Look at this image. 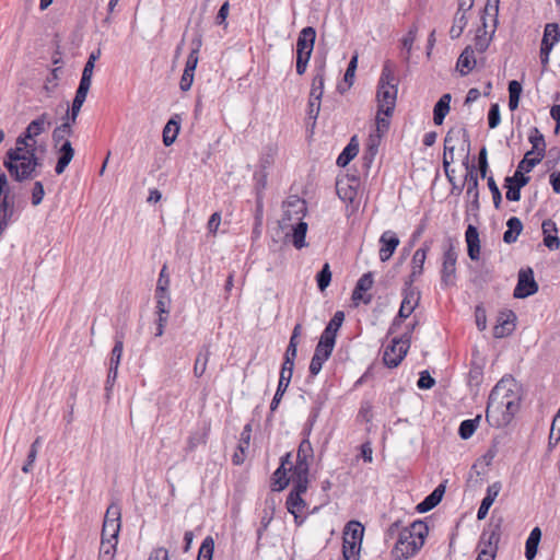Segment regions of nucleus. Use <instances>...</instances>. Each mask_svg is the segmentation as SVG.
Here are the masks:
<instances>
[{
    "mask_svg": "<svg viewBox=\"0 0 560 560\" xmlns=\"http://www.w3.org/2000/svg\"><path fill=\"white\" fill-rule=\"evenodd\" d=\"M513 380L502 378L492 388L487 404L486 420L497 429L509 425L520 410L521 396Z\"/></svg>",
    "mask_w": 560,
    "mask_h": 560,
    "instance_id": "nucleus-1",
    "label": "nucleus"
},
{
    "mask_svg": "<svg viewBox=\"0 0 560 560\" xmlns=\"http://www.w3.org/2000/svg\"><path fill=\"white\" fill-rule=\"evenodd\" d=\"M429 528L423 521H415L399 532L393 555L396 560L415 556L423 546Z\"/></svg>",
    "mask_w": 560,
    "mask_h": 560,
    "instance_id": "nucleus-2",
    "label": "nucleus"
},
{
    "mask_svg": "<svg viewBox=\"0 0 560 560\" xmlns=\"http://www.w3.org/2000/svg\"><path fill=\"white\" fill-rule=\"evenodd\" d=\"M398 86L394 73V67L389 60H386L382 68V73L377 83L376 101L378 114L390 117L394 113L397 100Z\"/></svg>",
    "mask_w": 560,
    "mask_h": 560,
    "instance_id": "nucleus-3",
    "label": "nucleus"
},
{
    "mask_svg": "<svg viewBox=\"0 0 560 560\" xmlns=\"http://www.w3.org/2000/svg\"><path fill=\"white\" fill-rule=\"evenodd\" d=\"M3 166L15 182L22 183L35 177L26 153L22 154L20 148H11L7 151Z\"/></svg>",
    "mask_w": 560,
    "mask_h": 560,
    "instance_id": "nucleus-4",
    "label": "nucleus"
},
{
    "mask_svg": "<svg viewBox=\"0 0 560 560\" xmlns=\"http://www.w3.org/2000/svg\"><path fill=\"white\" fill-rule=\"evenodd\" d=\"M457 250L452 238H447L444 245L443 262L441 269V282L445 287L453 284L456 272Z\"/></svg>",
    "mask_w": 560,
    "mask_h": 560,
    "instance_id": "nucleus-5",
    "label": "nucleus"
},
{
    "mask_svg": "<svg viewBox=\"0 0 560 560\" xmlns=\"http://www.w3.org/2000/svg\"><path fill=\"white\" fill-rule=\"evenodd\" d=\"M407 338L408 336L395 337L385 348L383 362L387 368H396L402 361L409 349Z\"/></svg>",
    "mask_w": 560,
    "mask_h": 560,
    "instance_id": "nucleus-6",
    "label": "nucleus"
},
{
    "mask_svg": "<svg viewBox=\"0 0 560 560\" xmlns=\"http://www.w3.org/2000/svg\"><path fill=\"white\" fill-rule=\"evenodd\" d=\"M538 283L535 280L534 271L530 267L518 271L517 283L513 292L515 299H526L538 292Z\"/></svg>",
    "mask_w": 560,
    "mask_h": 560,
    "instance_id": "nucleus-7",
    "label": "nucleus"
},
{
    "mask_svg": "<svg viewBox=\"0 0 560 560\" xmlns=\"http://www.w3.org/2000/svg\"><path fill=\"white\" fill-rule=\"evenodd\" d=\"M459 137L463 138V141L467 144V148L469 149L470 139L467 129H450L444 138L443 168H447V166H451V164L454 162V141L458 140Z\"/></svg>",
    "mask_w": 560,
    "mask_h": 560,
    "instance_id": "nucleus-8",
    "label": "nucleus"
},
{
    "mask_svg": "<svg viewBox=\"0 0 560 560\" xmlns=\"http://www.w3.org/2000/svg\"><path fill=\"white\" fill-rule=\"evenodd\" d=\"M560 40V30L557 23H548L545 26L540 45V62L545 67L549 62V55L553 46Z\"/></svg>",
    "mask_w": 560,
    "mask_h": 560,
    "instance_id": "nucleus-9",
    "label": "nucleus"
},
{
    "mask_svg": "<svg viewBox=\"0 0 560 560\" xmlns=\"http://www.w3.org/2000/svg\"><path fill=\"white\" fill-rule=\"evenodd\" d=\"M420 301V292L412 285V279L405 281L402 301L399 307V317H409Z\"/></svg>",
    "mask_w": 560,
    "mask_h": 560,
    "instance_id": "nucleus-10",
    "label": "nucleus"
},
{
    "mask_svg": "<svg viewBox=\"0 0 560 560\" xmlns=\"http://www.w3.org/2000/svg\"><path fill=\"white\" fill-rule=\"evenodd\" d=\"M499 1L500 0H488L486 7L483 9V12L481 15L482 26L477 28L476 36H475V50H477L478 52H481V54L485 52L490 45L492 37L488 36V34H487L486 14L488 13V10L490 8H492L497 14L499 11Z\"/></svg>",
    "mask_w": 560,
    "mask_h": 560,
    "instance_id": "nucleus-11",
    "label": "nucleus"
},
{
    "mask_svg": "<svg viewBox=\"0 0 560 560\" xmlns=\"http://www.w3.org/2000/svg\"><path fill=\"white\" fill-rule=\"evenodd\" d=\"M316 39V31L312 26L302 28L296 40V57L311 59L314 44Z\"/></svg>",
    "mask_w": 560,
    "mask_h": 560,
    "instance_id": "nucleus-12",
    "label": "nucleus"
},
{
    "mask_svg": "<svg viewBox=\"0 0 560 560\" xmlns=\"http://www.w3.org/2000/svg\"><path fill=\"white\" fill-rule=\"evenodd\" d=\"M373 283L374 279L372 272L369 271L361 276V278L357 281L351 295L354 304L358 305L359 302H362L368 305L372 302V295L365 294V292H368L373 287Z\"/></svg>",
    "mask_w": 560,
    "mask_h": 560,
    "instance_id": "nucleus-13",
    "label": "nucleus"
},
{
    "mask_svg": "<svg viewBox=\"0 0 560 560\" xmlns=\"http://www.w3.org/2000/svg\"><path fill=\"white\" fill-rule=\"evenodd\" d=\"M516 315L513 311L508 310L500 312L497 325L493 327V336L495 338H504L510 336L515 329Z\"/></svg>",
    "mask_w": 560,
    "mask_h": 560,
    "instance_id": "nucleus-14",
    "label": "nucleus"
},
{
    "mask_svg": "<svg viewBox=\"0 0 560 560\" xmlns=\"http://www.w3.org/2000/svg\"><path fill=\"white\" fill-rule=\"evenodd\" d=\"M500 536H501V522H499L497 524L488 525L481 533V536L479 539V547H481V549H488L489 552L494 551V553H495L497 549H498Z\"/></svg>",
    "mask_w": 560,
    "mask_h": 560,
    "instance_id": "nucleus-15",
    "label": "nucleus"
},
{
    "mask_svg": "<svg viewBox=\"0 0 560 560\" xmlns=\"http://www.w3.org/2000/svg\"><path fill=\"white\" fill-rule=\"evenodd\" d=\"M400 241L397 234L390 230L385 231L380 237V260L385 262L390 259Z\"/></svg>",
    "mask_w": 560,
    "mask_h": 560,
    "instance_id": "nucleus-16",
    "label": "nucleus"
},
{
    "mask_svg": "<svg viewBox=\"0 0 560 560\" xmlns=\"http://www.w3.org/2000/svg\"><path fill=\"white\" fill-rule=\"evenodd\" d=\"M50 126V115L48 113H43L27 125L25 128V137H32V140L36 141V137L46 132Z\"/></svg>",
    "mask_w": 560,
    "mask_h": 560,
    "instance_id": "nucleus-17",
    "label": "nucleus"
},
{
    "mask_svg": "<svg viewBox=\"0 0 560 560\" xmlns=\"http://www.w3.org/2000/svg\"><path fill=\"white\" fill-rule=\"evenodd\" d=\"M55 150L58 154L55 172L57 175H61L72 161L74 156V149L70 141H66L60 144V148Z\"/></svg>",
    "mask_w": 560,
    "mask_h": 560,
    "instance_id": "nucleus-18",
    "label": "nucleus"
},
{
    "mask_svg": "<svg viewBox=\"0 0 560 560\" xmlns=\"http://www.w3.org/2000/svg\"><path fill=\"white\" fill-rule=\"evenodd\" d=\"M467 254L471 260H478L480 257V240L479 233L475 225L469 224L466 233Z\"/></svg>",
    "mask_w": 560,
    "mask_h": 560,
    "instance_id": "nucleus-19",
    "label": "nucleus"
},
{
    "mask_svg": "<svg viewBox=\"0 0 560 560\" xmlns=\"http://www.w3.org/2000/svg\"><path fill=\"white\" fill-rule=\"evenodd\" d=\"M444 493L445 486L441 483L417 505L416 510L419 513H425L433 510L442 501Z\"/></svg>",
    "mask_w": 560,
    "mask_h": 560,
    "instance_id": "nucleus-20",
    "label": "nucleus"
},
{
    "mask_svg": "<svg viewBox=\"0 0 560 560\" xmlns=\"http://www.w3.org/2000/svg\"><path fill=\"white\" fill-rule=\"evenodd\" d=\"M429 249L430 245L427 242H424L423 245L415 252L411 260L412 270L408 278L412 279V282L416 280L418 276H420L423 272V265Z\"/></svg>",
    "mask_w": 560,
    "mask_h": 560,
    "instance_id": "nucleus-21",
    "label": "nucleus"
},
{
    "mask_svg": "<svg viewBox=\"0 0 560 560\" xmlns=\"http://www.w3.org/2000/svg\"><path fill=\"white\" fill-rule=\"evenodd\" d=\"M343 320L345 313L342 311H337L331 317V319L328 322L320 337L327 338V340L336 343L337 332L340 329Z\"/></svg>",
    "mask_w": 560,
    "mask_h": 560,
    "instance_id": "nucleus-22",
    "label": "nucleus"
},
{
    "mask_svg": "<svg viewBox=\"0 0 560 560\" xmlns=\"http://www.w3.org/2000/svg\"><path fill=\"white\" fill-rule=\"evenodd\" d=\"M357 186L355 180H353V184H350L349 180H337L336 191L338 197L345 202L352 203L358 195Z\"/></svg>",
    "mask_w": 560,
    "mask_h": 560,
    "instance_id": "nucleus-23",
    "label": "nucleus"
},
{
    "mask_svg": "<svg viewBox=\"0 0 560 560\" xmlns=\"http://www.w3.org/2000/svg\"><path fill=\"white\" fill-rule=\"evenodd\" d=\"M451 100V94L445 93L435 103L433 108V121L436 126L442 125L445 119V116L448 114Z\"/></svg>",
    "mask_w": 560,
    "mask_h": 560,
    "instance_id": "nucleus-24",
    "label": "nucleus"
},
{
    "mask_svg": "<svg viewBox=\"0 0 560 560\" xmlns=\"http://www.w3.org/2000/svg\"><path fill=\"white\" fill-rule=\"evenodd\" d=\"M73 135L72 124L62 120L51 133V141L55 149L60 148V144L66 141H70L69 137Z\"/></svg>",
    "mask_w": 560,
    "mask_h": 560,
    "instance_id": "nucleus-25",
    "label": "nucleus"
},
{
    "mask_svg": "<svg viewBox=\"0 0 560 560\" xmlns=\"http://www.w3.org/2000/svg\"><path fill=\"white\" fill-rule=\"evenodd\" d=\"M250 433H252V424L247 423L244 425V428L241 432V439H240V444H238V450L241 451V454H234L232 456V462L234 465H242L244 463L245 451L249 446Z\"/></svg>",
    "mask_w": 560,
    "mask_h": 560,
    "instance_id": "nucleus-26",
    "label": "nucleus"
},
{
    "mask_svg": "<svg viewBox=\"0 0 560 560\" xmlns=\"http://www.w3.org/2000/svg\"><path fill=\"white\" fill-rule=\"evenodd\" d=\"M476 66L475 50L471 46H467L459 55L457 60V68L462 75L468 74Z\"/></svg>",
    "mask_w": 560,
    "mask_h": 560,
    "instance_id": "nucleus-27",
    "label": "nucleus"
},
{
    "mask_svg": "<svg viewBox=\"0 0 560 560\" xmlns=\"http://www.w3.org/2000/svg\"><path fill=\"white\" fill-rule=\"evenodd\" d=\"M179 121L180 118L178 115L173 116L163 128V143L165 147L172 145L179 132Z\"/></svg>",
    "mask_w": 560,
    "mask_h": 560,
    "instance_id": "nucleus-28",
    "label": "nucleus"
},
{
    "mask_svg": "<svg viewBox=\"0 0 560 560\" xmlns=\"http://www.w3.org/2000/svg\"><path fill=\"white\" fill-rule=\"evenodd\" d=\"M325 84V65L316 69V73L312 80L310 97L313 100H322Z\"/></svg>",
    "mask_w": 560,
    "mask_h": 560,
    "instance_id": "nucleus-29",
    "label": "nucleus"
},
{
    "mask_svg": "<svg viewBox=\"0 0 560 560\" xmlns=\"http://www.w3.org/2000/svg\"><path fill=\"white\" fill-rule=\"evenodd\" d=\"M508 230L503 233V242L513 244L517 241L518 235L523 231V223L517 217H511L506 221Z\"/></svg>",
    "mask_w": 560,
    "mask_h": 560,
    "instance_id": "nucleus-30",
    "label": "nucleus"
},
{
    "mask_svg": "<svg viewBox=\"0 0 560 560\" xmlns=\"http://www.w3.org/2000/svg\"><path fill=\"white\" fill-rule=\"evenodd\" d=\"M541 539V529L539 527H534L529 533V536L526 539L525 544V557L527 560L535 559L538 546Z\"/></svg>",
    "mask_w": 560,
    "mask_h": 560,
    "instance_id": "nucleus-31",
    "label": "nucleus"
},
{
    "mask_svg": "<svg viewBox=\"0 0 560 560\" xmlns=\"http://www.w3.org/2000/svg\"><path fill=\"white\" fill-rule=\"evenodd\" d=\"M287 509L289 513H291L294 516V522L298 525L302 524V521H300V513L303 511V509L306 506L305 501L302 499L301 495L289 493L287 501H285Z\"/></svg>",
    "mask_w": 560,
    "mask_h": 560,
    "instance_id": "nucleus-32",
    "label": "nucleus"
},
{
    "mask_svg": "<svg viewBox=\"0 0 560 560\" xmlns=\"http://www.w3.org/2000/svg\"><path fill=\"white\" fill-rule=\"evenodd\" d=\"M528 140L532 144L533 154L545 158L546 154V141L544 135L537 127H532L528 136Z\"/></svg>",
    "mask_w": 560,
    "mask_h": 560,
    "instance_id": "nucleus-33",
    "label": "nucleus"
},
{
    "mask_svg": "<svg viewBox=\"0 0 560 560\" xmlns=\"http://www.w3.org/2000/svg\"><path fill=\"white\" fill-rule=\"evenodd\" d=\"M364 534V527L358 521H350L347 523L343 529L342 538H347L348 541H354L362 545Z\"/></svg>",
    "mask_w": 560,
    "mask_h": 560,
    "instance_id": "nucleus-34",
    "label": "nucleus"
},
{
    "mask_svg": "<svg viewBox=\"0 0 560 560\" xmlns=\"http://www.w3.org/2000/svg\"><path fill=\"white\" fill-rule=\"evenodd\" d=\"M316 417L317 416L314 415L312 417V419H310V428L306 432V436L301 441L299 448H298V454H296L298 460L308 462L310 458H313L314 452H313L312 444L308 440V435H310L311 428H312Z\"/></svg>",
    "mask_w": 560,
    "mask_h": 560,
    "instance_id": "nucleus-35",
    "label": "nucleus"
},
{
    "mask_svg": "<svg viewBox=\"0 0 560 560\" xmlns=\"http://www.w3.org/2000/svg\"><path fill=\"white\" fill-rule=\"evenodd\" d=\"M209 427L203 430H197L189 434L184 451L186 454L192 453L199 445H203L208 440Z\"/></svg>",
    "mask_w": 560,
    "mask_h": 560,
    "instance_id": "nucleus-36",
    "label": "nucleus"
},
{
    "mask_svg": "<svg viewBox=\"0 0 560 560\" xmlns=\"http://www.w3.org/2000/svg\"><path fill=\"white\" fill-rule=\"evenodd\" d=\"M359 152V144L357 142L355 137H352L347 147L342 150V152L337 158V165L340 167L347 166L352 159Z\"/></svg>",
    "mask_w": 560,
    "mask_h": 560,
    "instance_id": "nucleus-37",
    "label": "nucleus"
},
{
    "mask_svg": "<svg viewBox=\"0 0 560 560\" xmlns=\"http://www.w3.org/2000/svg\"><path fill=\"white\" fill-rule=\"evenodd\" d=\"M307 223L300 221L292 228V244L296 249L307 246L305 242Z\"/></svg>",
    "mask_w": 560,
    "mask_h": 560,
    "instance_id": "nucleus-38",
    "label": "nucleus"
},
{
    "mask_svg": "<svg viewBox=\"0 0 560 560\" xmlns=\"http://www.w3.org/2000/svg\"><path fill=\"white\" fill-rule=\"evenodd\" d=\"M481 420V415L476 416L474 419H467L462 421L458 428V435L463 440H468L472 436L475 431L477 430L479 422Z\"/></svg>",
    "mask_w": 560,
    "mask_h": 560,
    "instance_id": "nucleus-39",
    "label": "nucleus"
},
{
    "mask_svg": "<svg viewBox=\"0 0 560 560\" xmlns=\"http://www.w3.org/2000/svg\"><path fill=\"white\" fill-rule=\"evenodd\" d=\"M289 468L278 467L272 474L271 487L273 491H282L289 486L290 478L288 477Z\"/></svg>",
    "mask_w": 560,
    "mask_h": 560,
    "instance_id": "nucleus-40",
    "label": "nucleus"
},
{
    "mask_svg": "<svg viewBox=\"0 0 560 560\" xmlns=\"http://www.w3.org/2000/svg\"><path fill=\"white\" fill-rule=\"evenodd\" d=\"M361 544L342 538V560H360Z\"/></svg>",
    "mask_w": 560,
    "mask_h": 560,
    "instance_id": "nucleus-41",
    "label": "nucleus"
},
{
    "mask_svg": "<svg viewBox=\"0 0 560 560\" xmlns=\"http://www.w3.org/2000/svg\"><path fill=\"white\" fill-rule=\"evenodd\" d=\"M509 108L511 112H514L517 109L520 104V97L522 94V84L516 81L512 80L509 82Z\"/></svg>",
    "mask_w": 560,
    "mask_h": 560,
    "instance_id": "nucleus-42",
    "label": "nucleus"
},
{
    "mask_svg": "<svg viewBox=\"0 0 560 560\" xmlns=\"http://www.w3.org/2000/svg\"><path fill=\"white\" fill-rule=\"evenodd\" d=\"M467 25V18L465 13L456 12L453 21V25L450 30V36L452 39L458 38L462 34L464 28Z\"/></svg>",
    "mask_w": 560,
    "mask_h": 560,
    "instance_id": "nucleus-43",
    "label": "nucleus"
},
{
    "mask_svg": "<svg viewBox=\"0 0 560 560\" xmlns=\"http://www.w3.org/2000/svg\"><path fill=\"white\" fill-rule=\"evenodd\" d=\"M465 183L467 184L466 197L470 198V196L479 194V182L478 174L475 170V166H471L470 171H468L465 175Z\"/></svg>",
    "mask_w": 560,
    "mask_h": 560,
    "instance_id": "nucleus-44",
    "label": "nucleus"
},
{
    "mask_svg": "<svg viewBox=\"0 0 560 560\" xmlns=\"http://www.w3.org/2000/svg\"><path fill=\"white\" fill-rule=\"evenodd\" d=\"M560 442V408L555 415L548 439V448L552 450Z\"/></svg>",
    "mask_w": 560,
    "mask_h": 560,
    "instance_id": "nucleus-45",
    "label": "nucleus"
},
{
    "mask_svg": "<svg viewBox=\"0 0 560 560\" xmlns=\"http://www.w3.org/2000/svg\"><path fill=\"white\" fill-rule=\"evenodd\" d=\"M335 345L336 343L327 340V338L319 337L314 354L327 361L334 351Z\"/></svg>",
    "mask_w": 560,
    "mask_h": 560,
    "instance_id": "nucleus-46",
    "label": "nucleus"
},
{
    "mask_svg": "<svg viewBox=\"0 0 560 560\" xmlns=\"http://www.w3.org/2000/svg\"><path fill=\"white\" fill-rule=\"evenodd\" d=\"M210 351L208 348H205V351H200L196 358L195 365H194V375L196 377H201L203 373L206 372L207 364L209 361Z\"/></svg>",
    "mask_w": 560,
    "mask_h": 560,
    "instance_id": "nucleus-47",
    "label": "nucleus"
},
{
    "mask_svg": "<svg viewBox=\"0 0 560 560\" xmlns=\"http://www.w3.org/2000/svg\"><path fill=\"white\" fill-rule=\"evenodd\" d=\"M331 281V271L328 262H325L322 269L316 275V283L318 289L323 292L327 289Z\"/></svg>",
    "mask_w": 560,
    "mask_h": 560,
    "instance_id": "nucleus-48",
    "label": "nucleus"
},
{
    "mask_svg": "<svg viewBox=\"0 0 560 560\" xmlns=\"http://www.w3.org/2000/svg\"><path fill=\"white\" fill-rule=\"evenodd\" d=\"M214 550V540L211 536H207L199 548L197 560H212Z\"/></svg>",
    "mask_w": 560,
    "mask_h": 560,
    "instance_id": "nucleus-49",
    "label": "nucleus"
},
{
    "mask_svg": "<svg viewBox=\"0 0 560 560\" xmlns=\"http://www.w3.org/2000/svg\"><path fill=\"white\" fill-rule=\"evenodd\" d=\"M116 540H101L98 560H113L116 552Z\"/></svg>",
    "mask_w": 560,
    "mask_h": 560,
    "instance_id": "nucleus-50",
    "label": "nucleus"
},
{
    "mask_svg": "<svg viewBox=\"0 0 560 560\" xmlns=\"http://www.w3.org/2000/svg\"><path fill=\"white\" fill-rule=\"evenodd\" d=\"M120 526V523H103L101 540L117 541Z\"/></svg>",
    "mask_w": 560,
    "mask_h": 560,
    "instance_id": "nucleus-51",
    "label": "nucleus"
},
{
    "mask_svg": "<svg viewBox=\"0 0 560 560\" xmlns=\"http://www.w3.org/2000/svg\"><path fill=\"white\" fill-rule=\"evenodd\" d=\"M289 470L292 471L293 479H308L310 464L296 459L295 465L289 467Z\"/></svg>",
    "mask_w": 560,
    "mask_h": 560,
    "instance_id": "nucleus-52",
    "label": "nucleus"
},
{
    "mask_svg": "<svg viewBox=\"0 0 560 560\" xmlns=\"http://www.w3.org/2000/svg\"><path fill=\"white\" fill-rule=\"evenodd\" d=\"M124 350V341L121 337H116L115 345L110 352L109 365L114 368H119L120 359Z\"/></svg>",
    "mask_w": 560,
    "mask_h": 560,
    "instance_id": "nucleus-53",
    "label": "nucleus"
},
{
    "mask_svg": "<svg viewBox=\"0 0 560 560\" xmlns=\"http://www.w3.org/2000/svg\"><path fill=\"white\" fill-rule=\"evenodd\" d=\"M40 446V438H37L31 445L30 447V451H28V454H27V458H26V462L25 464L23 465L22 467V471L23 472H30L33 468V464L35 463V459H36V456H37V452H38V447Z\"/></svg>",
    "mask_w": 560,
    "mask_h": 560,
    "instance_id": "nucleus-54",
    "label": "nucleus"
},
{
    "mask_svg": "<svg viewBox=\"0 0 560 560\" xmlns=\"http://www.w3.org/2000/svg\"><path fill=\"white\" fill-rule=\"evenodd\" d=\"M533 154V151H527L523 158V160L518 163L517 168L522 170L525 173H529L537 164L541 162L544 158L536 155L535 158H529Z\"/></svg>",
    "mask_w": 560,
    "mask_h": 560,
    "instance_id": "nucleus-55",
    "label": "nucleus"
},
{
    "mask_svg": "<svg viewBox=\"0 0 560 560\" xmlns=\"http://www.w3.org/2000/svg\"><path fill=\"white\" fill-rule=\"evenodd\" d=\"M104 524L120 523L121 524V509L118 503H112L105 513Z\"/></svg>",
    "mask_w": 560,
    "mask_h": 560,
    "instance_id": "nucleus-56",
    "label": "nucleus"
},
{
    "mask_svg": "<svg viewBox=\"0 0 560 560\" xmlns=\"http://www.w3.org/2000/svg\"><path fill=\"white\" fill-rule=\"evenodd\" d=\"M529 179H530V177L526 176L522 170L516 168L513 176L505 177L504 183L512 184V185L523 188L524 186H526L529 183Z\"/></svg>",
    "mask_w": 560,
    "mask_h": 560,
    "instance_id": "nucleus-57",
    "label": "nucleus"
},
{
    "mask_svg": "<svg viewBox=\"0 0 560 560\" xmlns=\"http://www.w3.org/2000/svg\"><path fill=\"white\" fill-rule=\"evenodd\" d=\"M83 104L84 102H82L81 100L73 98L72 106L70 109L66 112V115L62 117V120L70 122L72 125L75 124L78 115Z\"/></svg>",
    "mask_w": 560,
    "mask_h": 560,
    "instance_id": "nucleus-58",
    "label": "nucleus"
},
{
    "mask_svg": "<svg viewBox=\"0 0 560 560\" xmlns=\"http://www.w3.org/2000/svg\"><path fill=\"white\" fill-rule=\"evenodd\" d=\"M487 184H488L489 190L492 194V200H493L494 208L500 209L501 203H502V195H501V191H500L494 178L492 176H489Z\"/></svg>",
    "mask_w": 560,
    "mask_h": 560,
    "instance_id": "nucleus-59",
    "label": "nucleus"
},
{
    "mask_svg": "<svg viewBox=\"0 0 560 560\" xmlns=\"http://www.w3.org/2000/svg\"><path fill=\"white\" fill-rule=\"evenodd\" d=\"M320 103L322 100H313L311 97L308 98L307 117L310 120H312V126H315L316 124L317 117L320 112Z\"/></svg>",
    "mask_w": 560,
    "mask_h": 560,
    "instance_id": "nucleus-60",
    "label": "nucleus"
},
{
    "mask_svg": "<svg viewBox=\"0 0 560 560\" xmlns=\"http://www.w3.org/2000/svg\"><path fill=\"white\" fill-rule=\"evenodd\" d=\"M14 148H20L21 153L25 154L30 148H36V141L32 140V137H25V130L16 138Z\"/></svg>",
    "mask_w": 560,
    "mask_h": 560,
    "instance_id": "nucleus-61",
    "label": "nucleus"
},
{
    "mask_svg": "<svg viewBox=\"0 0 560 560\" xmlns=\"http://www.w3.org/2000/svg\"><path fill=\"white\" fill-rule=\"evenodd\" d=\"M501 121L500 107L498 104H492L488 112V125L490 129H494Z\"/></svg>",
    "mask_w": 560,
    "mask_h": 560,
    "instance_id": "nucleus-62",
    "label": "nucleus"
},
{
    "mask_svg": "<svg viewBox=\"0 0 560 560\" xmlns=\"http://www.w3.org/2000/svg\"><path fill=\"white\" fill-rule=\"evenodd\" d=\"M417 32L418 27L417 25L413 24L401 40L402 47L404 49L407 50V54H410L412 49L413 42L416 40L417 37Z\"/></svg>",
    "mask_w": 560,
    "mask_h": 560,
    "instance_id": "nucleus-63",
    "label": "nucleus"
},
{
    "mask_svg": "<svg viewBox=\"0 0 560 560\" xmlns=\"http://www.w3.org/2000/svg\"><path fill=\"white\" fill-rule=\"evenodd\" d=\"M417 385L420 389H430L435 385V380L424 370L420 372Z\"/></svg>",
    "mask_w": 560,
    "mask_h": 560,
    "instance_id": "nucleus-64",
    "label": "nucleus"
}]
</instances>
